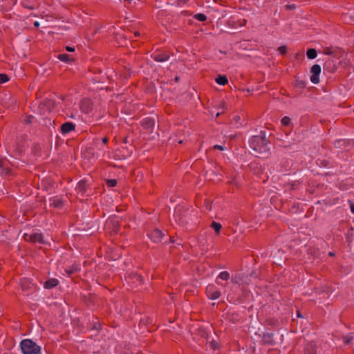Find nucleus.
I'll use <instances>...</instances> for the list:
<instances>
[{
    "mask_svg": "<svg viewBox=\"0 0 354 354\" xmlns=\"http://www.w3.org/2000/svg\"><path fill=\"white\" fill-rule=\"evenodd\" d=\"M270 136L266 131H261L259 135L252 136L249 140L250 147L259 154H268L270 141L267 136Z\"/></svg>",
    "mask_w": 354,
    "mask_h": 354,
    "instance_id": "nucleus-1",
    "label": "nucleus"
},
{
    "mask_svg": "<svg viewBox=\"0 0 354 354\" xmlns=\"http://www.w3.org/2000/svg\"><path fill=\"white\" fill-rule=\"evenodd\" d=\"M20 348L24 354H41V346L30 339L21 340Z\"/></svg>",
    "mask_w": 354,
    "mask_h": 354,
    "instance_id": "nucleus-2",
    "label": "nucleus"
},
{
    "mask_svg": "<svg viewBox=\"0 0 354 354\" xmlns=\"http://www.w3.org/2000/svg\"><path fill=\"white\" fill-rule=\"evenodd\" d=\"M105 229L111 234H118L120 230V224L116 216L109 217L105 223Z\"/></svg>",
    "mask_w": 354,
    "mask_h": 354,
    "instance_id": "nucleus-3",
    "label": "nucleus"
},
{
    "mask_svg": "<svg viewBox=\"0 0 354 354\" xmlns=\"http://www.w3.org/2000/svg\"><path fill=\"white\" fill-rule=\"evenodd\" d=\"M333 145L339 150L349 151L354 148V139H337L334 141Z\"/></svg>",
    "mask_w": 354,
    "mask_h": 354,
    "instance_id": "nucleus-4",
    "label": "nucleus"
},
{
    "mask_svg": "<svg viewBox=\"0 0 354 354\" xmlns=\"http://www.w3.org/2000/svg\"><path fill=\"white\" fill-rule=\"evenodd\" d=\"M56 105V102L54 100L46 98L41 100L38 106L40 114L44 115L46 112L52 111Z\"/></svg>",
    "mask_w": 354,
    "mask_h": 354,
    "instance_id": "nucleus-5",
    "label": "nucleus"
},
{
    "mask_svg": "<svg viewBox=\"0 0 354 354\" xmlns=\"http://www.w3.org/2000/svg\"><path fill=\"white\" fill-rule=\"evenodd\" d=\"M148 237L155 243H159L162 241L165 237V234L158 228H155L147 232Z\"/></svg>",
    "mask_w": 354,
    "mask_h": 354,
    "instance_id": "nucleus-6",
    "label": "nucleus"
},
{
    "mask_svg": "<svg viewBox=\"0 0 354 354\" xmlns=\"http://www.w3.org/2000/svg\"><path fill=\"white\" fill-rule=\"evenodd\" d=\"M247 21L244 19H238L236 17H230L227 21L226 25L234 30L238 29L239 27H242L245 25Z\"/></svg>",
    "mask_w": 354,
    "mask_h": 354,
    "instance_id": "nucleus-7",
    "label": "nucleus"
},
{
    "mask_svg": "<svg viewBox=\"0 0 354 354\" xmlns=\"http://www.w3.org/2000/svg\"><path fill=\"white\" fill-rule=\"evenodd\" d=\"M140 124L145 130L147 131L149 133H151L156 126L155 118L152 117H146L141 120Z\"/></svg>",
    "mask_w": 354,
    "mask_h": 354,
    "instance_id": "nucleus-8",
    "label": "nucleus"
},
{
    "mask_svg": "<svg viewBox=\"0 0 354 354\" xmlns=\"http://www.w3.org/2000/svg\"><path fill=\"white\" fill-rule=\"evenodd\" d=\"M0 102L2 105L9 107L14 105L17 100L15 97L11 94V93H4L0 95Z\"/></svg>",
    "mask_w": 354,
    "mask_h": 354,
    "instance_id": "nucleus-9",
    "label": "nucleus"
},
{
    "mask_svg": "<svg viewBox=\"0 0 354 354\" xmlns=\"http://www.w3.org/2000/svg\"><path fill=\"white\" fill-rule=\"evenodd\" d=\"M151 57L157 62H164L167 61L170 55L161 50L157 49L151 54Z\"/></svg>",
    "mask_w": 354,
    "mask_h": 354,
    "instance_id": "nucleus-10",
    "label": "nucleus"
},
{
    "mask_svg": "<svg viewBox=\"0 0 354 354\" xmlns=\"http://www.w3.org/2000/svg\"><path fill=\"white\" fill-rule=\"evenodd\" d=\"M12 175V170L9 167V162L6 158H0V176H10Z\"/></svg>",
    "mask_w": 354,
    "mask_h": 354,
    "instance_id": "nucleus-11",
    "label": "nucleus"
},
{
    "mask_svg": "<svg viewBox=\"0 0 354 354\" xmlns=\"http://www.w3.org/2000/svg\"><path fill=\"white\" fill-rule=\"evenodd\" d=\"M322 68L319 64H314L310 68L311 76L310 77V81L313 84H318L319 82V75L321 73Z\"/></svg>",
    "mask_w": 354,
    "mask_h": 354,
    "instance_id": "nucleus-12",
    "label": "nucleus"
},
{
    "mask_svg": "<svg viewBox=\"0 0 354 354\" xmlns=\"http://www.w3.org/2000/svg\"><path fill=\"white\" fill-rule=\"evenodd\" d=\"M343 50L342 48L337 46H330L324 48L323 53L328 55L333 56L334 57L339 58L342 55Z\"/></svg>",
    "mask_w": 354,
    "mask_h": 354,
    "instance_id": "nucleus-13",
    "label": "nucleus"
},
{
    "mask_svg": "<svg viewBox=\"0 0 354 354\" xmlns=\"http://www.w3.org/2000/svg\"><path fill=\"white\" fill-rule=\"evenodd\" d=\"M206 294L209 299L213 300L218 299L221 295V291L217 290L214 285H208L207 286Z\"/></svg>",
    "mask_w": 354,
    "mask_h": 354,
    "instance_id": "nucleus-14",
    "label": "nucleus"
},
{
    "mask_svg": "<svg viewBox=\"0 0 354 354\" xmlns=\"http://www.w3.org/2000/svg\"><path fill=\"white\" fill-rule=\"evenodd\" d=\"M87 328L91 330L95 331V335H97L100 331L102 330V325L98 320L97 317H93L92 320H90L87 324Z\"/></svg>",
    "mask_w": 354,
    "mask_h": 354,
    "instance_id": "nucleus-15",
    "label": "nucleus"
},
{
    "mask_svg": "<svg viewBox=\"0 0 354 354\" xmlns=\"http://www.w3.org/2000/svg\"><path fill=\"white\" fill-rule=\"evenodd\" d=\"M76 125L72 122H66L60 127V132L62 135H66L75 130Z\"/></svg>",
    "mask_w": 354,
    "mask_h": 354,
    "instance_id": "nucleus-16",
    "label": "nucleus"
},
{
    "mask_svg": "<svg viewBox=\"0 0 354 354\" xmlns=\"http://www.w3.org/2000/svg\"><path fill=\"white\" fill-rule=\"evenodd\" d=\"M262 341L264 345L274 346L276 342L274 339V333L269 332H264L262 335Z\"/></svg>",
    "mask_w": 354,
    "mask_h": 354,
    "instance_id": "nucleus-17",
    "label": "nucleus"
},
{
    "mask_svg": "<svg viewBox=\"0 0 354 354\" xmlns=\"http://www.w3.org/2000/svg\"><path fill=\"white\" fill-rule=\"evenodd\" d=\"M30 241L32 243H39L42 245L46 244V241L44 239L42 233L35 232L30 235Z\"/></svg>",
    "mask_w": 354,
    "mask_h": 354,
    "instance_id": "nucleus-18",
    "label": "nucleus"
},
{
    "mask_svg": "<svg viewBox=\"0 0 354 354\" xmlns=\"http://www.w3.org/2000/svg\"><path fill=\"white\" fill-rule=\"evenodd\" d=\"M49 200L51 202L50 206L54 208L62 209L64 205L65 201L57 196L50 198Z\"/></svg>",
    "mask_w": 354,
    "mask_h": 354,
    "instance_id": "nucleus-19",
    "label": "nucleus"
},
{
    "mask_svg": "<svg viewBox=\"0 0 354 354\" xmlns=\"http://www.w3.org/2000/svg\"><path fill=\"white\" fill-rule=\"evenodd\" d=\"M59 284V281L56 278H50L44 283V288L50 290L57 287Z\"/></svg>",
    "mask_w": 354,
    "mask_h": 354,
    "instance_id": "nucleus-20",
    "label": "nucleus"
},
{
    "mask_svg": "<svg viewBox=\"0 0 354 354\" xmlns=\"http://www.w3.org/2000/svg\"><path fill=\"white\" fill-rule=\"evenodd\" d=\"M94 295L89 293L88 295H81L82 301L86 305L87 307L94 306Z\"/></svg>",
    "mask_w": 354,
    "mask_h": 354,
    "instance_id": "nucleus-21",
    "label": "nucleus"
},
{
    "mask_svg": "<svg viewBox=\"0 0 354 354\" xmlns=\"http://www.w3.org/2000/svg\"><path fill=\"white\" fill-rule=\"evenodd\" d=\"M305 354H317V346L316 344L311 341L308 342L304 348Z\"/></svg>",
    "mask_w": 354,
    "mask_h": 354,
    "instance_id": "nucleus-22",
    "label": "nucleus"
},
{
    "mask_svg": "<svg viewBox=\"0 0 354 354\" xmlns=\"http://www.w3.org/2000/svg\"><path fill=\"white\" fill-rule=\"evenodd\" d=\"M88 184L87 181L84 179L81 180L78 183L76 187L78 193H80L82 195H84L87 191Z\"/></svg>",
    "mask_w": 354,
    "mask_h": 354,
    "instance_id": "nucleus-23",
    "label": "nucleus"
},
{
    "mask_svg": "<svg viewBox=\"0 0 354 354\" xmlns=\"http://www.w3.org/2000/svg\"><path fill=\"white\" fill-rule=\"evenodd\" d=\"M81 111L84 113H89L93 110V106L89 100L83 101L80 105Z\"/></svg>",
    "mask_w": 354,
    "mask_h": 354,
    "instance_id": "nucleus-24",
    "label": "nucleus"
},
{
    "mask_svg": "<svg viewBox=\"0 0 354 354\" xmlns=\"http://www.w3.org/2000/svg\"><path fill=\"white\" fill-rule=\"evenodd\" d=\"M66 272L67 273L68 277H71L72 274L79 272L80 271V266L77 263H73L72 266H68L65 269Z\"/></svg>",
    "mask_w": 354,
    "mask_h": 354,
    "instance_id": "nucleus-25",
    "label": "nucleus"
},
{
    "mask_svg": "<svg viewBox=\"0 0 354 354\" xmlns=\"http://www.w3.org/2000/svg\"><path fill=\"white\" fill-rule=\"evenodd\" d=\"M317 165L319 167L332 168L333 167V162L329 159H317Z\"/></svg>",
    "mask_w": 354,
    "mask_h": 354,
    "instance_id": "nucleus-26",
    "label": "nucleus"
},
{
    "mask_svg": "<svg viewBox=\"0 0 354 354\" xmlns=\"http://www.w3.org/2000/svg\"><path fill=\"white\" fill-rule=\"evenodd\" d=\"M57 58L60 61L65 62V63H68V64H70L74 61V59L70 55H68L66 53L59 54L57 55Z\"/></svg>",
    "mask_w": 354,
    "mask_h": 354,
    "instance_id": "nucleus-27",
    "label": "nucleus"
},
{
    "mask_svg": "<svg viewBox=\"0 0 354 354\" xmlns=\"http://www.w3.org/2000/svg\"><path fill=\"white\" fill-rule=\"evenodd\" d=\"M293 86L299 88H304L306 86V82L303 80H299L297 75L295 76V81Z\"/></svg>",
    "mask_w": 354,
    "mask_h": 354,
    "instance_id": "nucleus-28",
    "label": "nucleus"
},
{
    "mask_svg": "<svg viewBox=\"0 0 354 354\" xmlns=\"http://www.w3.org/2000/svg\"><path fill=\"white\" fill-rule=\"evenodd\" d=\"M215 82L219 85L224 86L228 83V80L225 75H218L215 79Z\"/></svg>",
    "mask_w": 354,
    "mask_h": 354,
    "instance_id": "nucleus-29",
    "label": "nucleus"
},
{
    "mask_svg": "<svg viewBox=\"0 0 354 354\" xmlns=\"http://www.w3.org/2000/svg\"><path fill=\"white\" fill-rule=\"evenodd\" d=\"M210 227L214 230L215 233L217 235L220 234L222 228V225L220 223L212 221L210 225Z\"/></svg>",
    "mask_w": 354,
    "mask_h": 354,
    "instance_id": "nucleus-30",
    "label": "nucleus"
},
{
    "mask_svg": "<svg viewBox=\"0 0 354 354\" xmlns=\"http://www.w3.org/2000/svg\"><path fill=\"white\" fill-rule=\"evenodd\" d=\"M266 324L272 327H277L279 326V322L275 317L268 318L266 320Z\"/></svg>",
    "mask_w": 354,
    "mask_h": 354,
    "instance_id": "nucleus-31",
    "label": "nucleus"
},
{
    "mask_svg": "<svg viewBox=\"0 0 354 354\" xmlns=\"http://www.w3.org/2000/svg\"><path fill=\"white\" fill-rule=\"evenodd\" d=\"M123 76L124 78L128 79L130 77L131 75V68L130 66V64H128L127 65H124V69L122 71Z\"/></svg>",
    "mask_w": 354,
    "mask_h": 354,
    "instance_id": "nucleus-32",
    "label": "nucleus"
},
{
    "mask_svg": "<svg viewBox=\"0 0 354 354\" xmlns=\"http://www.w3.org/2000/svg\"><path fill=\"white\" fill-rule=\"evenodd\" d=\"M317 55V52L315 48H308L306 51V56L309 59H315Z\"/></svg>",
    "mask_w": 354,
    "mask_h": 354,
    "instance_id": "nucleus-33",
    "label": "nucleus"
},
{
    "mask_svg": "<svg viewBox=\"0 0 354 354\" xmlns=\"http://www.w3.org/2000/svg\"><path fill=\"white\" fill-rule=\"evenodd\" d=\"M281 124L283 127H293V124H292L291 122V120L289 117L288 116H285L283 117L281 120Z\"/></svg>",
    "mask_w": 354,
    "mask_h": 354,
    "instance_id": "nucleus-34",
    "label": "nucleus"
},
{
    "mask_svg": "<svg viewBox=\"0 0 354 354\" xmlns=\"http://www.w3.org/2000/svg\"><path fill=\"white\" fill-rule=\"evenodd\" d=\"M353 338H354L353 333H350L347 335L343 337L344 343L346 345H349L350 344L352 343V342L353 340Z\"/></svg>",
    "mask_w": 354,
    "mask_h": 354,
    "instance_id": "nucleus-35",
    "label": "nucleus"
},
{
    "mask_svg": "<svg viewBox=\"0 0 354 354\" xmlns=\"http://www.w3.org/2000/svg\"><path fill=\"white\" fill-rule=\"evenodd\" d=\"M194 18L201 22L205 21L207 19V16L203 13L196 14L194 15Z\"/></svg>",
    "mask_w": 354,
    "mask_h": 354,
    "instance_id": "nucleus-36",
    "label": "nucleus"
},
{
    "mask_svg": "<svg viewBox=\"0 0 354 354\" xmlns=\"http://www.w3.org/2000/svg\"><path fill=\"white\" fill-rule=\"evenodd\" d=\"M218 278L224 281H227L230 279V273L227 271H223L219 274Z\"/></svg>",
    "mask_w": 354,
    "mask_h": 354,
    "instance_id": "nucleus-37",
    "label": "nucleus"
},
{
    "mask_svg": "<svg viewBox=\"0 0 354 354\" xmlns=\"http://www.w3.org/2000/svg\"><path fill=\"white\" fill-rule=\"evenodd\" d=\"M118 181L116 179H106V184L108 187L112 188L117 185Z\"/></svg>",
    "mask_w": 354,
    "mask_h": 354,
    "instance_id": "nucleus-38",
    "label": "nucleus"
},
{
    "mask_svg": "<svg viewBox=\"0 0 354 354\" xmlns=\"http://www.w3.org/2000/svg\"><path fill=\"white\" fill-rule=\"evenodd\" d=\"M10 80V77L5 73H0V84H3Z\"/></svg>",
    "mask_w": 354,
    "mask_h": 354,
    "instance_id": "nucleus-39",
    "label": "nucleus"
},
{
    "mask_svg": "<svg viewBox=\"0 0 354 354\" xmlns=\"http://www.w3.org/2000/svg\"><path fill=\"white\" fill-rule=\"evenodd\" d=\"M353 238H354V235L353 233L351 232H347L346 234H345V239H346V241L348 243H351L353 242Z\"/></svg>",
    "mask_w": 354,
    "mask_h": 354,
    "instance_id": "nucleus-40",
    "label": "nucleus"
},
{
    "mask_svg": "<svg viewBox=\"0 0 354 354\" xmlns=\"http://www.w3.org/2000/svg\"><path fill=\"white\" fill-rule=\"evenodd\" d=\"M7 232L8 231H4L0 233V243L6 242L7 240H8V236L6 235Z\"/></svg>",
    "mask_w": 354,
    "mask_h": 354,
    "instance_id": "nucleus-41",
    "label": "nucleus"
},
{
    "mask_svg": "<svg viewBox=\"0 0 354 354\" xmlns=\"http://www.w3.org/2000/svg\"><path fill=\"white\" fill-rule=\"evenodd\" d=\"M278 51L279 52V53L283 55V56H285L287 54V47L286 46H281L278 48Z\"/></svg>",
    "mask_w": 354,
    "mask_h": 354,
    "instance_id": "nucleus-42",
    "label": "nucleus"
},
{
    "mask_svg": "<svg viewBox=\"0 0 354 354\" xmlns=\"http://www.w3.org/2000/svg\"><path fill=\"white\" fill-rule=\"evenodd\" d=\"M210 347L213 350H216L219 348V345L216 341L212 340V342H210Z\"/></svg>",
    "mask_w": 354,
    "mask_h": 354,
    "instance_id": "nucleus-43",
    "label": "nucleus"
},
{
    "mask_svg": "<svg viewBox=\"0 0 354 354\" xmlns=\"http://www.w3.org/2000/svg\"><path fill=\"white\" fill-rule=\"evenodd\" d=\"M16 154L19 156H21L24 153V148L23 146L17 147V149L15 150Z\"/></svg>",
    "mask_w": 354,
    "mask_h": 354,
    "instance_id": "nucleus-44",
    "label": "nucleus"
},
{
    "mask_svg": "<svg viewBox=\"0 0 354 354\" xmlns=\"http://www.w3.org/2000/svg\"><path fill=\"white\" fill-rule=\"evenodd\" d=\"M33 119H34V116H32V115H28L25 119V124H31L32 122Z\"/></svg>",
    "mask_w": 354,
    "mask_h": 354,
    "instance_id": "nucleus-45",
    "label": "nucleus"
},
{
    "mask_svg": "<svg viewBox=\"0 0 354 354\" xmlns=\"http://www.w3.org/2000/svg\"><path fill=\"white\" fill-rule=\"evenodd\" d=\"M286 10H295L296 8L295 4H287L285 6Z\"/></svg>",
    "mask_w": 354,
    "mask_h": 354,
    "instance_id": "nucleus-46",
    "label": "nucleus"
},
{
    "mask_svg": "<svg viewBox=\"0 0 354 354\" xmlns=\"http://www.w3.org/2000/svg\"><path fill=\"white\" fill-rule=\"evenodd\" d=\"M136 281H140V283H142V277H141V275L140 274H133V277Z\"/></svg>",
    "mask_w": 354,
    "mask_h": 354,
    "instance_id": "nucleus-47",
    "label": "nucleus"
},
{
    "mask_svg": "<svg viewBox=\"0 0 354 354\" xmlns=\"http://www.w3.org/2000/svg\"><path fill=\"white\" fill-rule=\"evenodd\" d=\"M213 149H218V150H220V151H224L226 149V147H223L222 145H215L213 147Z\"/></svg>",
    "mask_w": 354,
    "mask_h": 354,
    "instance_id": "nucleus-48",
    "label": "nucleus"
},
{
    "mask_svg": "<svg viewBox=\"0 0 354 354\" xmlns=\"http://www.w3.org/2000/svg\"><path fill=\"white\" fill-rule=\"evenodd\" d=\"M65 49L68 52H74L75 51V47H73V46H67L65 47Z\"/></svg>",
    "mask_w": 354,
    "mask_h": 354,
    "instance_id": "nucleus-49",
    "label": "nucleus"
},
{
    "mask_svg": "<svg viewBox=\"0 0 354 354\" xmlns=\"http://www.w3.org/2000/svg\"><path fill=\"white\" fill-rule=\"evenodd\" d=\"M109 138H108V137H106V136H105V137H104V138L102 139V144H104V145H106V144L109 142Z\"/></svg>",
    "mask_w": 354,
    "mask_h": 354,
    "instance_id": "nucleus-50",
    "label": "nucleus"
},
{
    "mask_svg": "<svg viewBox=\"0 0 354 354\" xmlns=\"http://www.w3.org/2000/svg\"><path fill=\"white\" fill-rule=\"evenodd\" d=\"M22 6L24 7V8H27L30 10H33L34 9V6H28V4H26L25 3H22Z\"/></svg>",
    "mask_w": 354,
    "mask_h": 354,
    "instance_id": "nucleus-51",
    "label": "nucleus"
},
{
    "mask_svg": "<svg viewBox=\"0 0 354 354\" xmlns=\"http://www.w3.org/2000/svg\"><path fill=\"white\" fill-rule=\"evenodd\" d=\"M349 203H350L351 211L353 214H354V203H351V201H349Z\"/></svg>",
    "mask_w": 354,
    "mask_h": 354,
    "instance_id": "nucleus-52",
    "label": "nucleus"
},
{
    "mask_svg": "<svg viewBox=\"0 0 354 354\" xmlns=\"http://www.w3.org/2000/svg\"><path fill=\"white\" fill-rule=\"evenodd\" d=\"M174 242H175V241H174V237H170V238H169V241H164V243H165V244H167V243H174Z\"/></svg>",
    "mask_w": 354,
    "mask_h": 354,
    "instance_id": "nucleus-53",
    "label": "nucleus"
},
{
    "mask_svg": "<svg viewBox=\"0 0 354 354\" xmlns=\"http://www.w3.org/2000/svg\"><path fill=\"white\" fill-rule=\"evenodd\" d=\"M178 1V4L180 5V4H185L188 0H177Z\"/></svg>",
    "mask_w": 354,
    "mask_h": 354,
    "instance_id": "nucleus-54",
    "label": "nucleus"
},
{
    "mask_svg": "<svg viewBox=\"0 0 354 354\" xmlns=\"http://www.w3.org/2000/svg\"><path fill=\"white\" fill-rule=\"evenodd\" d=\"M180 15H184V16H189V11L184 10L180 12Z\"/></svg>",
    "mask_w": 354,
    "mask_h": 354,
    "instance_id": "nucleus-55",
    "label": "nucleus"
},
{
    "mask_svg": "<svg viewBox=\"0 0 354 354\" xmlns=\"http://www.w3.org/2000/svg\"><path fill=\"white\" fill-rule=\"evenodd\" d=\"M299 57H303V58H304V54H303V53H297V54L295 55V57H296L297 59H299Z\"/></svg>",
    "mask_w": 354,
    "mask_h": 354,
    "instance_id": "nucleus-56",
    "label": "nucleus"
},
{
    "mask_svg": "<svg viewBox=\"0 0 354 354\" xmlns=\"http://www.w3.org/2000/svg\"><path fill=\"white\" fill-rule=\"evenodd\" d=\"M297 317H303V315H301V313L299 310H297Z\"/></svg>",
    "mask_w": 354,
    "mask_h": 354,
    "instance_id": "nucleus-57",
    "label": "nucleus"
},
{
    "mask_svg": "<svg viewBox=\"0 0 354 354\" xmlns=\"http://www.w3.org/2000/svg\"><path fill=\"white\" fill-rule=\"evenodd\" d=\"M93 142L94 143L97 145V144H99V142H100V139L98 138H95L94 140H93Z\"/></svg>",
    "mask_w": 354,
    "mask_h": 354,
    "instance_id": "nucleus-58",
    "label": "nucleus"
},
{
    "mask_svg": "<svg viewBox=\"0 0 354 354\" xmlns=\"http://www.w3.org/2000/svg\"><path fill=\"white\" fill-rule=\"evenodd\" d=\"M232 282L233 283H239V281L237 279H234V278L232 279Z\"/></svg>",
    "mask_w": 354,
    "mask_h": 354,
    "instance_id": "nucleus-59",
    "label": "nucleus"
},
{
    "mask_svg": "<svg viewBox=\"0 0 354 354\" xmlns=\"http://www.w3.org/2000/svg\"><path fill=\"white\" fill-rule=\"evenodd\" d=\"M174 81L176 82H178L180 81V77L178 76L175 77Z\"/></svg>",
    "mask_w": 354,
    "mask_h": 354,
    "instance_id": "nucleus-60",
    "label": "nucleus"
},
{
    "mask_svg": "<svg viewBox=\"0 0 354 354\" xmlns=\"http://www.w3.org/2000/svg\"><path fill=\"white\" fill-rule=\"evenodd\" d=\"M34 26H35V27H37H37H39V23L38 21H35V22L34 23Z\"/></svg>",
    "mask_w": 354,
    "mask_h": 354,
    "instance_id": "nucleus-61",
    "label": "nucleus"
},
{
    "mask_svg": "<svg viewBox=\"0 0 354 354\" xmlns=\"http://www.w3.org/2000/svg\"><path fill=\"white\" fill-rule=\"evenodd\" d=\"M222 109H226V106H225V103L224 102H222Z\"/></svg>",
    "mask_w": 354,
    "mask_h": 354,
    "instance_id": "nucleus-62",
    "label": "nucleus"
},
{
    "mask_svg": "<svg viewBox=\"0 0 354 354\" xmlns=\"http://www.w3.org/2000/svg\"><path fill=\"white\" fill-rule=\"evenodd\" d=\"M134 35H135L136 37H139L140 36V32L136 31V32H135Z\"/></svg>",
    "mask_w": 354,
    "mask_h": 354,
    "instance_id": "nucleus-63",
    "label": "nucleus"
},
{
    "mask_svg": "<svg viewBox=\"0 0 354 354\" xmlns=\"http://www.w3.org/2000/svg\"><path fill=\"white\" fill-rule=\"evenodd\" d=\"M122 63H125V61L123 59L120 60V64H122Z\"/></svg>",
    "mask_w": 354,
    "mask_h": 354,
    "instance_id": "nucleus-64",
    "label": "nucleus"
}]
</instances>
